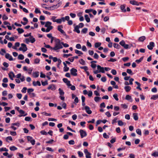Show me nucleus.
<instances>
[{"label":"nucleus","mask_w":158,"mask_h":158,"mask_svg":"<svg viewBox=\"0 0 158 158\" xmlns=\"http://www.w3.org/2000/svg\"><path fill=\"white\" fill-rule=\"evenodd\" d=\"M62 48L63 46L62 45L61 42H60V40H57L56 41V43L54 47L53 48H51V49L56 51L59 49Z\"/></svg>","instance_id":"nucleus-1"},{"label":"nucleus","mask_w":158,"mask_h":158,"mask_svg":"<svg viewBox=\"0 0 158 158\" xmlns=\"http://www.w3.org/2000/svg\"><path fill=\"white\" fill-rule=\"evenodd\" d=\"M21 46L22 47L19 48V50L20 51H22L23 52H25L27 50V48L25 44H21Z\"/></svg>","instance_id":"nucleus-2"},{"label":"nucleus","mask_w":158,"mask_h":158,"mask_svg":"<svg viewBox=\"0 0 158 158\" xmlns=\"http://www.w3.org/2000/svg\"><path fill=\"white\" fill-rule=\"evenodd\" d=\"M81 137V138L86 136L87 135L86 132L83 130L81 129L79 130Z\"/></svg>","instance_id":"nucleus-3"},{"label":"nucleus","mask_w":158,"mask_h":158,"mask_svg":"<svg viewBox=\"0 0 158 158\" xmlns=\"http://www.w3.org/2000/svg\"><path fill=\"white\" fill-rule=\"evenodd\" d=\"M71 74L73 76H77V70L75 68H73L70 70Z\"/></svg>","instance_id":"nucleus-4"},{"label":"nucleus","mask_w":158,"mask_h":158,"mask_svg":"<svg viewBox=\"0 0 158 158\" xmlns=\"http://www.w3.org/2000/svg\"><path fill=\"white\" fill-rule=\"evenodd\" d=\"M84 152L86 158H91V153L89 152L88 150L87 149H84Z\"/></svg>","instance_id":"nucleus-5"},{"label":"nucleus","mask_w":158,"mask_h":158,"mask_svg":"<svg viewBox=\"0 0 158 158\" xmlns=\"http://www.w3.org/2000/svg\"><path fill=\"white\" fill-rule=\"evenodd\" d=\"M27 139L28 141H30L33 145L35 144V141L34 139H32V137L28 136L27 137Z\"/></svg>","instance_id":"nucleus-6"},{"label":"nucleus","mask_w":158,"mask_h":158,"mask_svg":"<svg viewBox=\"0 0 158 158\" xmlns=\"http://www.w3.org/2000/svg\"><path fill=\"white\" fill-rule=\"evenodd\" d=\"M63 28V26L62 25H59L57 27V29L62 34H63L64 35H66L64 31L62 29Z\"/></svg>","instance_id":"nucleus-7"},{"label":"nucleus","mask_w":158,"mask_h":158,"mask_svg":"<svg viewBox=\"0 0 158 158\" xmlns=\"http://www.w3.org/2000/svg\"><path fill=\"white\" fill-rule=\"evenodd\" d=\"M85 109L86 113L88 114H90L92 113V111L90 110V108L88 106H85Z\"/></svg>","instance_id":"nucleus-8"},{"label":"nucleus","mask_w":158,"mask_h":158,"mask_svg":"<svg viewBox=\"0 0 158 158\" xmlns=\"http://www.w3.org/2000/svg\"><path fill=\"white\" fill-rule=\"evenodd\" d=\"M63 81L69 87L71 85L70 81H69L67 79L64 78L63 79Z\"/></svg>","instance_id":"nucleus-9"},{"label":"nucleus","mask_w":158,"mask_h":158,"mask_svg":"<svg viewBox=\"0 0 158 158\" xmlns=\"http://www.w3.org/2000/svg\"><path fill=\"white\" fill-rule=\"evenodd\" d=\"M5 57L6 59H8L10 61H12L13 60L12 56L8 53L6 54Z\"/></svg>","instance_id":"nucleus-10"},{"label":"nucleus","mask_w":158,"mask_h":158,"mask_svg":"<svg viewBox=\"0 0 158 158\" xmlns=\"http://www.w3.org/2000/svg\"><path fill=\"white\" fill-rule=\"evenodd\" d=\"M154 46V43L153 42H150L149 43V44L147 46L148 48L150 50H152L153 47Z\"/></svg>","instance_id":"nucleus-11"},{"label":"nucleus","mask_w":158,"mask_h":158,"mask_svg":"<svg viewBox=\"0 0 158 158\" xmlns=\"http://www.w3.org/2000/svg\"><path fill=\"white\" fill-rule=\"evenodd\" d=\"M97 69H99V72L103 73H105L104 68L103 67H101L100 65H98L97 66Z\"/></svg>","instance_id":"nucleus-12"},{"label":"nucleus","mask_w":158,"mask_h":158,"mask_svg":"<svg viewBox=\"0 0 158 158\" xmlns=\"http://www.w3.org/2000/svg\"><path fill=\"white\" fill-rule=\"evenodd\" d=\"M79 27L78 25H76L74 27V29L73 31L75 32H77V33H80V31L79 30Z\"/></svg>","instance_id":"nucleus-13"},{"label":"nucleus","mask_w":158,"mask_h":158,"mask_svg":"<svg viewBox=\"0 0 158 158\" xmlns=\"http://www.w3.org/2000/svg\"><path fill=\"white\" fill-rule=\"evenodd\" d=\"M130 4L134 5H136L139 6V3L138 2L134 1V0H131L130 1Z\"/></svg>","instance_id":"nucleus-14"},{"label":"nucleus","mask_w":158,"mask_h":158,"mask_svg":"<svg viewBox=\"0 0 158 158\" xmlns=\"http://www.w3.org/2000/svg\"><path fill=\"white\" fill-rule=\"evenodd\" d=\"M120 9L122 10V11L123 12H125L126 11V10L125 8V6L124 5H122L120 6Z\"/></svg>","instance_id":"nucleus-15"},{"label":"nucleus","mask_w":158,"mask_h":158,"mask_svg":"<svg viewBox=\"0 0 158 158\" xmlns=\"http://www.w3.org/2000/svg\"><path fill=\"white\" fill-rule=\"evenodd\" d=\"M133 118L134 120L135 121H137L138 119V114L137 113H133Z\"/></svg>","instance_id":"nucleus-16"},{"label":"nucleus","mask_w":158,"mask_h":158,"mask_svg":"<svg viewBox=\"0 0 158 158\" xmlns=\"http://www.w3.org/2000/svg\"><path fill=\"white\" fill-rule=\"evenodd\" d=\"M47 88L48 89H51L52 90H54L56 89L54 85H49Z\"/></svg>","instance_id":"nucleus-17"},{"label":"nucleus","mask_w":158,"mask_h":158,"mask_svg":"<svg viewBox=\"0 0 158 158\" xmlns=\"http://www.w3.org/2000/svg\"><path fill=\"white\" fill-rule=\"evenodd\" d=\"M33 85L35 86H36L37 85H38L39 86H40L41 85L39 81H37L36 82H35V81H33Z\"/></svg>","instance_id":"nucleus-18"},{"label":"nucleus","mask_w":158,"mask_h":158,"mask_svg":"<svg viewBox=\"0 0 158 158\" xmlns=\"http://www.w3.org/2000/svg\"><path fill=\"white\" fill-rule=\"evenodd\" d=\"M20 45V43L19 42H16L15 44V45L12 47V48L15 49H17V48L19 47Z\"/></svg>","instance_id":"nucleus-19"},{"label":"nucleus","mask_w":158,"mask_h":158,"mask_svg":"<svg viewBox=\"0 0 158 158\" xmlns=\"http://www.w3.org/2000/svg\"><path fill=\"white\" fill-rule=\"evenodd\" d=\"M131 87L129 86H126L124 87V89L126 92H129L131 89Z\"/></svg>","instance_id":"nucleus-20"},{"label":"nucleus","mask_w":158,"mask_h":158,"mask_svg":"<svg viewBox=\"0 0 158 158\" xmlns=\"http://www.w3.org/2000/svg\"><path fill=\"white\" fill-rule=\"evenodd\" d=\"M52 24V23L51 22L48 21L46 23L45 25V27H48L50 26H51Z\"/></svg>","instance_id":"nucleus-21"},{"label":"nucleus","mask_w":158,"mask_h":158,"mask_svg":"<svg viewBox=\"0 0 158 158\" xmlns=\"http://www.w3.org/2000/svg\"><path fill=\"white\" fill-rule=\"evenodd\" d=\"M29 39L30 40V42L31 43H34L35 41V38H34L32 36H31V37H30Z\"/></svg>","instance_id":"nucleus-22"},{"label":"nucleus","mask_w":158,"mask_h":158,"mask_svg":"<svg viewBox=\"0 0 158 158\" xmlns=\"http://www.w3.org/2000/svg\"><path fill=\"white\" fill-rule=\"evenodd\" d=\"M145 36H143L140 37L138 39V40L140 42H143L144 40H145Z\"/></svg>","instance_id":"nucleus-23"},{"label":"nucleus","mask_w":158,"mask_h":158,"mask_svg":"<svg viewBox=\"0 0 158 158\" xmlns=\"http://www.w3.org/2000/svg\"><path fill=\"white\" fill-rule=\"evenodd\" d=\"M85 18L86 21L87 23H89L90 21V18L89 17L88 15H85Z\"/></svg>","instance_id":"nucleus-24"},{"label":"nucleus","mask_w":158,"mask_h":158,"mask_svg":"<svg viewBox=\"0 0 158 158\" xmlns=\"http://www.w3.org/2000/svg\"><path fill=\"white\" fill-rule=\"evenodd\" d=\"M18 33L19 34H21L24 32V30L20 28H19L17 29Z\"/></svg>","instance_id":"nucleus-25"},{"label":"nucleus","mask_w":158,"mask_h":158,"mask_svg":"<svg viewBox=\"0 0 158 158\" xmlns=\"http://www.w3.org/2000/svg\"><path fill=\"white\" fill-rule=\"evenodd\" d=\"M39 73L38 72H35L33 73V76L34 77L36 78L39 77Z\"/></svg>","instance_id":"nucleus-26"},{"label":"nucleus","mask_w":158,"mask_h":158,"mask_svg":"<svg viewBox=\"0 0 158 158\" xmlns=\"http://www.w3.org/2000/svg\"><path fill=\"white\" fill-rule=\"evenodd\" d=\"M158 98V94L153 95L151 98V99L156 100Z\"/></svg>","instance_id":"nucleus-27"},{"label":"nucleus","mask_w":158,"mask_h":158,"mask_svg":"<svg viewBox=\"0 0 158 158\" xmlns=\"http://www.w3.org/2000/svg\"><path fill=\"white\" fill-rule=\"evenodd\" d=\"M114 47L117 49H119L120 48V46L118 44L116 43H114L113 44Z\"/></svg>","instance_id":"nucleus-28"},{"label":"nucleus","mask_w":158,"mask_h":158,"mask_svg":"<svg viewBox=\"0 0 158 158\" xmlns=\"http://www.w3.org/2000/svg\"><path fill=\"white\" fill-rule=\"evenodd\" d=\"M59 91V93L60 95L63 96L64 94V92L60 88H59L58 89Z\"/></svg>","instance_id":"nucleus-29"},{"label":"nucleus","mask_w":158,"mask_h":158,"mask_svg":"<svg viewBox=\"0 0 158 158\" xmlns=\"http://www.w3.org/2000/svg\"><path fill=\"white\" fill-rule=\"evenodd\" d=\"M101 44V43L100 42H97L95 44L94 46L95 48H98L100 47Z\"/></svg>","instance_id":"nucleus-30"},{"label":"nucleus","mask_w":158,"mask_h":158,"mask_svg":"<svg viewBox=\"0 0 158 158\" xmlns=\"http://www.w3.org/2000/svg\"><path fill=\"white\" fill-rule=\"evenodd\" d=\"M34 89L32 88L28 89H27V92L29 95L31 93H32V92L34 91Z\"/></svg>","instance_id":"nucleus-31"},{"label":"nucleus","mask_w":158,"mask_h":158,"mask_svg":"<svg viewBox=\"0 0 158 158\" xmlns=\"http://www.w3.org/2000/svg\"><path fill=\"white\" fill-rule=\"evenodd\" d=\"M58 7H57V5H53L52 6H50L49 7L50 9L51 10H54V9H56Z\"/></svg>","instance_id":"nucleus-32"},{"label":"nucleus","mask_w":158,"mask_h":158,"mask_svg":"<svg viewBox=\"0 0 158 158\" xmlns=\"http://www.w3.org/2000/svg\"><path fill=\"white\" fill-rule=\"evenodd\" d=\"M132 45H131V46H129V45L127 44H125L123 47L126 49H128L130 48Z\"/></svg>","instance_id":"nucleus-33"},{"label":"nucleus","mask_w":158,"mask_h":158,"mask_svg":"<svg viewBox=\"0 0 158 158\" xmlns=\"http://www.w3.org/2000/svg\"><path fill=\"white\" fill-rule=\"evenodd\" d=\"M10 149L12 151H14L17 149V148L15 146H12L10 147Z\"/></svg>","instance_id":"nucleus-34"},{"label":"nucleus","mask_w":158,"mask_h":158,"mask_svg":"<svg viewBox=\"0 0 158 158\" xmlns=\"http://www.w3.org/2000/svg\"><path fill=\"white\" fill-rule=\"evenodd\" d=\"M88 31V29L86 28H85L83 29L81 31V32L84 34H86Z\"/></svg>","instance_id":"nucleus-35"},{"label":"nucleus","mask_w":158,"mask_h":158,"mask_svg":"<svg viewBox=\"0 0 158 158\" xmlns=\"http://www.w3.org/2000/svg\"><path fill=\"white\" fill-rule=\"evenodd\" d=\"M18 58L19 60H22L24 59V56L23 55L20 54L18 56Z\"/></svg>","instance_id":"nucleus-36"},{"label":"nucleus","mask_w":158,"mask_h":158,"mask_svg":"<svg viewBox=\"0 0 158 158\" xmlns=\"http://www.w3.org/2000/svg\"><path fill=\"white\" fill-rule=\"evenodd\" d=\"M9 77H15V76L14 73L12 72H11L8 74Z\"/></svg>","instance_id":"nucleus-37"},{"label":"nucleus","mask_w":158,"mask_h":158,"mask_svg":"<svg viewBox=\"0 0 158 158\" xmlns=\"http://www.w3.org/2000/svg\"><path fill=\"white\" fill-rule=\"evenodd\" d=\"M52 28H53L52 26H50L49 27H47V28L45 32H49Z\"/></svg>","instance_id":"nucleus-38"},{"label":"nucleus","mask_w":158,"mask_h":158,"mask_svg":"<svg viewBox=\"0 0 158 158\" xmlns=\"http://www.w3.org/2000/svg\"><path fill=\"white\" fill-rule=\"evenodd\" d=\"M79 62L80 63L83 65H85V61L83 59H81Z\"/></svg>","instance_id":"nucleus-39"},{"label":"nucleus","mask_w":158,"mask_h":158,"mask_svg":"<svg viewBox=\"0 0 158 158\" xmlns=\"http://www.w3.org/2000/svg\"><path fill=\"white\" fill-rule=\"evenodd\" d=\"M6 51L4 49H1V51H0V54L2 55H4V53H6Z\"/></svg>","instance_id":"nucleus-40"},{"label":"nucleus","mask_w":158,"mask_h":158,"mask_svg":"<svg viewBox=\"0 0 158 158\" xmlns=\"http://www.w3.org/2000/svg\"><path fill=\"white\" fill-rule=\"evenodd\" d=\"M136 133L139 135H141V131L140 129L139 128L137 129L136 130Z\"/></svg>","instance_id":"nucleus-41"},{"label":"nucleus","mask_w":158,"mask_h":158,"mask_svg":"<svg viewBox=\"0 0 158 158\" xmlns=\"http://www.w3.org/2000/svg\"><path fill=\"white\" fill-rule=\"evenodd\" d=\"M75 53L77 54H79V55H82L83 54V53L82 52H81L79 50L76 49L75 50Z\"/></svg>","instance_id":"nucleus-42"},{"label":"nucleus","mask_w":158,"mask_h":158,"mask_svg":"<svg viewBox=\"0 0 158 158\" xmlns=\"http://www.w3.org/2000/svg\"><path fill=\"white\" fill-rule=\"evenodd\" d=\"M152 156L154 157H158V152H155L152 154Z\"/></svg>","instance_id":"nucleus-43"},{"label":"nucleus","mask_w":158,"mask_h":158,"mask_svg":"<svg viewBox=\"0 0 158 158\" xmlns=\"http://www.w3.org/2000/svg\"><path fill=\"white\" fill-rule=\"evenodd\" d=\"M127 72L130 74L131 75H132L133 74V73H132V71L131 70V69H127Z\"/></svg>","instance_id":"nucleus-44"},{"label":"nucleus","mask_w":158,"mask_h":158,"mask_svg":"<svg viewBox=\"0 0 158 158\" xmlns=\"http://www.w3.org/2000/svg\"><path fill=\"white\" fill-rule=\"evenodd\" d=\"M101 99V98L98 97H96L94 98V100L96 102H98Z\"/></svg>","instance_id":"nucleus-45"},{"label":"nucleus","mask_w":158,"mask_h":158,"mask_svg":"<svg viewBox=\"0 0 158 158\" xmlns=\"http://www.w3.org/2000/svg\"><path fill=\"white\" fill-rule=\"evenodd\" d=\"M113 97L115 100L118 101V95L116 94H115L113 95Z\"/></svg>","instance_id":"nucleus-46"},{"label":"nucleus","mask_w":158,"mask_h":158,"mask_svg":"<svg viewBox=\"0 0 158 158\" xmlns=\"http://www.w3.org/2000/svg\"><path fill=\"white\" fill-rule=\"evenodd\" d=\"M77 153L79 156L80 157H82L83 156V153L81 152L78 151Z\"/></svg>","instance_id":"nucleus-47"},{"label":"nucleus","mask_w":158,"mask_h":158,"mask_svg":"<svg viewBox=\"0 0 158 158\" xmlns=\"http://www.w3.org/2000/svg\"><path fill=\"white\" fill-rule=\"evenodd\" d=\"M41 83L42 85L43 86H45L48 84V81H45L44 82L42 81Z\"/></svg>","instance_id":"nucleus-48"},{"label":"nucleus","mask_w":158,"mask_h":158,"mask_svg":"<svg viewBox=\"0 0 158 158\" xmlns=\"http://www.w3.org/2000/svg\"><path fill=\"white\" fill-rule=\"evenodd\" d=\"M118 124L120 126H122L123 125V123L121 120H119L118 121Z\"/></svg>","instance_id":"nucleus-49"},{"label":"nucleus","mask_w":158,"mask_h":158,"mask_svg":"<svg viewBox=\"0 0 158 158\" xmlns=\"http://www.w3.org/2000/svg\"><path fill=\"white\" fill-rule=\"evenodd\" d=\"M72 56V55L71 54H64L63 55V56L64 57H65L66 58H68L69 56Z\"/></svg>","instance_id":"nucleus-50"},{"label":"nucleus","mask_w":158,"mask_h":158,"mask_svg":"<svg viewBox=\"0 0 158 158\" xmlns=\"http://www.w3.org/2000/svg\"><path fill=\"white\" fill-rule=\"evenodd\" d=\"M12 125L14 126H17L18 127H19L20 126V123L19 122H17L16 123H12Z\"/></svg>","instance_id":"nucleus-51"},{"label":"nucleus","mask_w":158,"mask_h":158,"mask_svg":"<svg viewBox=\"0 0 158 158\" xmlns=\"http://www.w3.org/2000/svg\"><path fill=\"white\" fill-rule=\"evenodd\" d=\"M22 75L21 74V73H19L15 76V77L19 79L21 77H22Z\"/></svg>","instance_id":"nucleus-52"},{"label":"nucleus","mask_w":158,"mask_h":158,"mask_svg":"<svg viewBox=\"0 0 158 158\" xmlns=\"http://www.w3.org/2000/svg\"><path fill=\"white\" fill-rule=\"evenodd\" d=\"M111 73L113 75H115L117 74V72L116 70L115 69H112L111 71Z\"/></svg>","instance_id":"nucleus-53"},{"label":"nucleus","mask_w":158,"mask_h":158,"mask_svg":"<svg viewBox=\"0 0 158 158\" xmlns=\"http://www.w3.org/2000/svg\"><path fill=\"white\" fill-rule=\"evenodd\" d=\"M69 143L70 145H73L75 144V142L73 140H70L69 141Z\"/></svg>","instance_id":"nucleus-54"},{"label":"nucleus","mask_w":158,"mask_h":158,"mask_svg":"<svg viewBox=\"0 0 158 158\" xmlns=\"http://www.w3.org/2000/svg\"><path fill=\"white\" fill-rule=\"evenodd\" d=\"M2 19L3 20H7L8 19V17L5 15L4 14L2 17Z\"/></svg>","instance_id":"nucleus-55"},{"label":"nucleus","mask_w":158,"mask_h":158,"mask_svg":"<svg viewBox=\"0 0 158 158\" xmlns=\"http://www.w3.org/2000/svg\"><path fill=\"white\" fill-rule=\"evenodd\" d=\"M27 89V88L26 87H24L23 88V89L21 90V92L24 93H25L26 92V90Z\"/></svg>","instance_id":"nucleus-56"},{"label":"nucleus","mask_w":158,"mask_h":158,"mask_svg":"<svg viewBox=\"0 0 158 158\" xmlns=\"http://www.w3.org/2000/svg\"><path fill=\"white\" fill-rule=\"evenodd\" d=\"M16 96L19 99H20L22 98V94H17Z\"/></svg>","instance_id":"nucleus-57"},{"label":"nucleus","mask_w":158,"mask_h":158,"mask_svg":"<svg viewBox=\"0 0 158 158\" xmlns=\"http://www.w3.org/2000/svg\"><path fill=\"white\" fill-rule=\"evenodd\" d=\"M40 61V59H39L38 58H36V59H35L34 60V63L35 64H38L39 63Z\"/></svg>","instance_id":"nucleus-58"},{"label":"nucleus","mask_w":158,"mask_h":158,"mask_svg":"<svg viewBox=\"0 0 158 158\" xmlns=\"http://www.w3.org/2000/svg\"><path fill=\"white\" fill-rule=\"evenodd\" d=\"M35 12L36 14H37V13L41 14V12H40V10H39L37 8H36L35 9Z\"/></svg>","instance_id":"nucleus-59"},{"label":"nucleus","mask_w":158,"mask_h":158,"mask_svg":"<svg viewBox=\"0 0 158 158\" xmlns=\"http://www.w3.org/2000/svg\"><path fill=\"white\" fill-rule=\"evenodd\" d=\"M125 99L127 100H130L131 99V97L130 95H127L126 96Z\"/></svg>","instance_id":"nucleus-60"},{"label":"nucleus","mask_w":158,"mask_h":158,"mask_svg":"<svg viewBox=\"0 0 158 158\" xmlns=\"http://www.w3.org/2000/svg\"><path fill=\"white\" fill-rule=\"evenodd\" d=\"M89 35L92 36H94L95 35V33L92 31L89 32Z\"/></svg>","instance_id":"nucleus-61"},{"label":"nucleus","mask_w":158,"mask_h":158,"mask_svg":"<svg viewBox=\"0 0 158 158\" xmlns=\"http://www.w3.org/2000/svg\"><path fill=\"white\" fill-rule=\"evenodd\" d=\"M94 59H98L99 57V56L97 53H95L94 54Z\"/></svg>","instance_id":"nucleus-62"},{"label":"nucleus","mask_w":158,"mask_h":158,"mask_svg":"<svg viewBox=\"0 0 158 158\" xmlns=\"http://www.w3.org/2000/svg\"><path fill=\"white\" fill-rule=\"evenodd\" d=\"M119 44L123 47L125 44L124 41L123 40L120 41L119 43Z\"/></svg>","instance_id":"nucleus-63"},{"label":"nucleus","mask_w":158,"mask_h":158,"mask_svg":"<svg viewBox=\"0 0 158 158\" xmlns=\"http://www.w3.org/2000/svg\"><path fill=\"white\" fill-rule=\"evenodd\" d=\"M19 79L22 82L24 81L25 80V77L24 76H22Z\"/></svg>","instance_id":"nucleus-64"}]
</instances>
